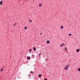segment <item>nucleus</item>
I'll use <instances>...</instances> for the list:
<instances>
[{
  "label": "nucleus",
  "mask_w": 80,
  "mask_h": 80,
  "mask_svg": "<svg viewBox=\"0 0 80 80\" xmlns=\"http://www.w3.org/2000/svg\"><path fill=\"white\" fill-rule=\"evenodd\" d=\"M41 56V54H39V57H40Z\"/></svg>",
  "instance_id": "6ab92c4d"
},
{
  "label": "nucleus",
  "mask_w": 80,
  "mask_h": 80,
  "mask_svg": "<svg viewBox=\"0 0 80 80\" xmlns=\"http://www.w3.org/2000/svg\"><path fill=\"white\" fill-rule=\"evenodd\" d=\"M38 77H42V75H41V74H39L38 75Z\"/></svg>",
  "instance_id": "9d476101"
},
{
  "label": "nucleus",
  "mask_w": 80,
  "mask_h": 80,
  "mask_svg": "<svg viewBox=\"0 0 80 80\" xmlns=\"http://www.w3.org/2000/svg\"><path fill=\"white\" fill-rule=\"evenodd\" d=\"M30 73H32V74H33V72L32 71H31Z\"/></svg>",
  "instance_id": "a211bd4d"
},
{
  "label": "nucleus",
  "mask_w": 80,
  "mask_h": 80,
  "mask_svg": "<svg viewBox=\"0 0 80 80\" xmlns=\"http://www.w3.org/2000/svg\"><path fill=\"white\" fill-rule=\"evenodd\" d=\"M13 26H15V25H13Z\"/></svg>",
  "instance_id": "5701e85b"
},
{
  "label": "nucleus",
  "mask_w": 80,
  "mask_h": 80,
  "mask_svg": "<svg viewBox=\"0 0 80 80\" xmlns=\"http://www.w3.org/2000/svg\"><path fill=\"white\" fill-rule=\"evenodd\" d=\"M41 6H42V5L41 4H39V7H40Z\"/></svg>",
  "instance_id": "9b49d317"
},
{
  "label": "nucleus",
  "mask_w": 80,
  "mask_h": 80,
  "mask_svg": "<svg viewBox=\"0 0 80 80\" xmlns=\"http://www.w3.org/2000/svg\"><path fill=\"white\" fill-rule=\"evenodd\" d=\"M24 29L26 30L27 29V27L26 26L24 27Z\"/></svg>",
  "instance_id": "f8f14e48"
},
{
  "label": "nucleus",
  "mask_w": 80,
  "mask_h": 80,
  "mask_svg": "<svg viewBox=\"0 0 80 80\" xmlns=\"http://www.w3.org/2000/svg\"><path fill=\"white\" fill-rule=\"evenodd\" d=\"M15 25H16V23H15Z\"/></svg>",
  "instance_id": "b1692460"
},
{
  "label": "nucleus",
  "mask_w": 80,
  "mask_h": 80,
  "mask_svg": "<svg viewBox=\"0 0 80 80\" xmlns=\"http://www.w3.org/2000/svg\"><path fill=\"white\" fill-rule=\"evenodd\" d=\"M77 52H78L79 51H80V49H78L76 50Z\"/></svg>",
  "instance_id": "20e7f679"
},
{
  "label": "nucleus",
  "mask_w": 80,
  "mask_h": 80,
  "mask_svg": "<svg viewBox=\"0 0 80 80\" xmlns=\"http://www.w3.org/2000/svg\"><path fill=\"white\" fill-rule=\"evenodd\" d=\"M68 36H72V34H71V33L69 34H68Z\"/></svg>",
  "instance_id": "2eb2a0df"
},
{
  "label": "nucleus",
  "mask_w": 80,
  "mask_h": 80,
  "mask_svg": "<svg viewBox=\"0 0 80 80\" xmlns=\"http://www.w3.org/2000/svg\"><path fill=\"white\" fill-rule=\"evenodd\" d=\"M47 80V79L46 78L44 80Z\"/></svg>",
  "instance_id": "aec40b11"
},
{
  "label": "nucleus",
  "mask_w": 80,
  "mask_h": 80,
  "mask_svg": "<svg viewBox=\"0 0 80 80\" xmlns=\"http://www.w3.org/2000/svg\"><path fill=\"white\" fill-rule=\"evenodd\" d=\"M32 52V49H31L30 50H29V52Z\"/></svg>",
  "instance_id": "f3484780"
},
{
  "label": "nucleus",
  "mask_w": 80,
  "mask_h": 80,
  "mask_svg": "<svg viewBox=\"0 0 80 80\" xmlns=\"http://www.w3.org/2000/svg\"><path fill=\"white\" fill-rule=\"evenodd\" d=\"M28 76H29V77L30 76V75H28Z\"/></svg>",
  "instance_id": "4be33fe9"
},
{
  "label": "nucleus",
  "mask_w": 80,
  "mask_h": 80,
  "mask_svg": "<svg viewBox=\"0 0 80 80\" xmlns=\"http://www.w3.org/2000/svg\"><path fill=\"white\" fill-rule=\"evenodd\" d=\"M28 60H29V59H30V56L28 57H27Z\"/></svg>",
  "instance_id": "423d86ee"
},
{
  "label": "nucleus",
  "mask_w": 80,
  "mask_h": 80,
  "mask_svg": "<svg viewBox=\"0 0 80 80\" xmlns=\"http://www.w3.org/2000/svg\"><path fill=\"white\" fill-rule=\"evenodd\" d=\"M61 29H63V26H61Z\"/></svg>",
  "instance_id": "6e6552de"
},
{
  "label": "nucleus",
  "mask_w": 80,
  "mask_h": 80,
  "mask_svg": "<svg viewBox=\"0 0 80 80\" xmlns=\"http://www.w3.org/2000/svg\"><path fill=\"white\" fill-rule=\"evenodd\" d=\"M47 44H49V43H50V41H47Z\"/></svg>",
  "instance_id": "39448f33"
},
{
  "label": "nucleus",
  "mask_w": 80,
  "mask_h": 80,
  "mask_svg": "<svg viewBox=\"0 0 80 80\" xmlns=\"http://www.w3.org/2000/svg\"><path fill=\"white\" fill-rule=\"evenodd\" d=\"M64 49L65 50H66V51H67V48L64 47Z\"/></svg>",
  "instance_id": "1a4fd4ad"
},
{
  "label": "nucleus",
  "mask_w": 80,
  "mask_h": 80,
  "mask_svg": "<svg viewBox=\"0 0 80 80\" xmlns=\"http://www.w3.org/2000/svg\"><path fill=\"white\" fill-rule=\"evenodd\" d=\"M3 68H2L1 69V72H3Z\"/></svg>",
  "instance_id": "ddd939ff"
},
{
  "label": "nucleus",
  "mask_w": 80,
  "mask_h": 80,
  "mask_svg": "<svg viewBox=\"0 0 80 80\" xmlns=\"http://www.w3.org/2000/svg\"><path fill=\"white\" fill-rule=\"evenodd\" d=\"M33 49H34V51H36V48H35V47H34L33 48Z\"/></svg>",
  "instance_id": "0eeeda50"
},
{
  "label": "nucleus",
  "mask_w": 80,
  "mask_h": 80,
  "mask_svg": "<svg viewBox=\"0 0 80 80\" xmlns=\"http://www.w3.org/2000/svg\"><path fill=\"white\" fill-rule=\"evenodd\" d=\"M32 56H33V55H32Z\"/></svg>",
  "instance_id": "393cba45"
},
{
  "label": "nucleus",
  "mask_w": 80,
  "mask_h": 80,
  "mask_svg": "<svg viewBox=\"0 0 80 80\" xmlns=\"http://www.w3.org/2000/svg\"><path fill=\"white\" fill-rule=\"evenodd\" d=\"M42 33H40V34H41V35H42Z\"/></svg>",
  "instance_id": "412c9836"
},
{
  "label": "nucleus",
  "mask_w": 80,
  "mask_h": 80,
  "mask_svg": "<svg viewBox=\"0 0 80 80\" xmlns=\"http://www.w3.org/2000/svg\"><path fill=\"white\" fill-rule=\"evenodd\" d=\"M68 68H69V66L68 65H66L64 67V70H67L68 69Z\"/></svg>",
  "instance_id": "f257e3e1"
},
{
  "label": "nucleus",
  "mask_w": 80,
  "mask_h": 80,
  "mask_svg": "<svg viewBox=\"0 0 80 80\" xmlns=\"http://www.w3.org/2000/svg\"><path fill=\"white\" fill-rule=\"evenodd\" d=\"M2 2H3V1H0V5H2L3 4V3Z\"/></svg>",
  "instance_id": "7ed1b4c3"
},
{
  "label": "nucleus",
  "mask_w": 80,
  "mask_h": 80,
  "mask_svg": "<svg viewBox=\"0 0 80 80\" xmlns=\"http://www.w3.org/2000/svg\"><path fill=\"white\" fill-rule=\"evenodd\" d=\"M30 22L31 23H32V21L31 19L29 20Z\"/></svg>",
  "instance_id": "dca6fc26"
},
{
  "label": "nucleus",
  "mask_w": 80,
  "mask_h": 80,
  "mask_svg": "<svg viewBox=\"0 0 80 80\" xmlns=\"http://www.w3.org/2000/svg\"><path fill=\"white\" fill-rule=\"evenodd\" d=\"M78 70L79 72H80V68H78Z\"/></svg>",
  "instance_id": "4468645a"
},
{
  "label": "nucleus",
  "mask_w": 80,
  "mask_h": 80,
  "mask_svg": "<svg viewBox=\"0 0 80 80\" xmlns=\"http://www.w3.org/2000/svg\"><path fill=\"white\" fill-rule=\"evenodd\" d=\"M62 46H65V44L62 43V44H61L60 45V47H62Z\"/></svg>",
  "instance_id": "f03ea898"
}]
</instances>
